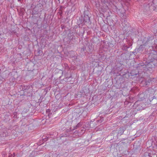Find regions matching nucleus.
<instances>
[{"label": "nucleus", "mask_w": 157, "mask_h": 157, "mask_svg": "<svg viewBox=\"0 0 157 157\" xmlns=\"http://www.w3.org/2000/svg\"><path fill=\"white\" fill-rule=\"evenodd\" d=\"M33 3L32 5L31 8L32 11L31 14L32 15H36L40 17L41 13L43 10V6L40 2H38L37 4Z\"/></svg>", "instance_id": "obj_3"}, {"label": "nucleus", "mask_w": 157, "mask_h": 157, "mask_svg": "<svg viewBox=\"0 0 157 157\" xmlns=\"http://www.w3.org/2000/svg\"><path fill=\"white\" fill-rule=\"evenodd\" d=\"M123 17L121 19V24H122V25L124 26V25H130L127 21V20H126V17Z\"/></svg>", "instance_id": "obj_22"}, {"label": "nucleus", "mask_w": 157, "mask_h": 157, "mask_svg": "<svg viewBox=\"0 0 157 157\" xmlns=\"http://www.w3.org/2000/svg\"><path fill=\"white\" fill-rule=\"evenodd\" d=\"M12 155L13 156V157H15V153H13V154H12Z\"/></svg>", "instance_id": "obj_58"}, {"label": "nucleus", "mask_w": 157, "mask_h": 157, "mask_svg": "<svg viewBox=\"0 0 157 157\" xmlns=\"http://www.w3.org/2000/svg\"><path fill=\"white\" fill-rule=\"evenodd\" d=\"M90 49L89 47L83 46L81 47H80L78 49L79 54L81 56L86 55V53H89Z\"/></svg>", "instance_id": "obj_7"}, {"label": "nucleus", "mask_w": 157, "mask_h": 157, "mask_svg": "<svg viewBox=\"0 0 157 157\" xmlns=\"http://www.w3.org/2000/svg\"><path fill=\"white\" fill-rule=\"evenodd\" d=\"M122 154L124 155H129V152L128 151L125 150L123 151Z\"/></svg>", "instance_id": "obj_35"}, {"label": "nucleus", "mask_w": 157, "mask_h": 157, "mask_svg": "<svg viewBox=\"0 0 157 157\" xmlns=\"http://www.w3.org/2000/svg\"><path fill=\"white\" fill-rule=\"evenodd\" d=\"M61 29H65V28H66V26L63 25H61Z\"/></svg>", "instance_id": "obj_51"}, {"label": "nucleus", "mask_w": 157, "mask_h": 157, "mask_svg": "<svg viewBox=\"0 0 157 157\" xmlns=\"http://www.w3.org/2000/svg\"><path fill=\"white\" fill-rule=\"evenodd\" d=\"M90 17L91 16L84 15L83 17L84 19V21H85V22H86V23H89L90 22Z\"/></svg>", "instance_id": "obj_25"}, {"label": "nucleus", "mask_w": 157, "mask_h": 157, "mask_svg": "<svg viewBox=\"0 0 157 157\" xmlns=\"http://www.w3.org/2000/svg\"><path fill=\"white\" fill-rule=\"evenodd\" d=\"M132 40L131 39V38H127L126 39V43L125 44H126L129 47L131 46L132 44Z\"/></svg>", "instance_id": "obj_21"}, {"label": "nucleus", "mask_w": 157, "mask_h": 157, "mask_svg": "<svg viewBox=\"0 0 157 157\" xmlns=\"http://www.w3.org/2000/svg\"><path fill=\"white\" fill-rule=\"evenodd\" d=\"M150 102V104L153 105H154L157 103L156 98L155 96H153V98L152 99Z\"/></svg>", "instance_id": "obj_30"}, {"label": "nucleus", "mask_w": 157, "mask_h": 157, "mask_svg": "<svg viewBox=\"0 0 157 157\" xmlns=\"http://www.w3.org/2000/svg\"><path fill=\"white\" fill-rule=\"evenodd\" d=\"M90 9L89 8V6L88 5H85L84 15L91 16V14L90 13Z\"/></svg>", "instance_id": "obj_11"}, {"label": "nucleus", "mask_w": 157, "mask_h": 157, "mask_svg": "<svg viewBox=\"0 0 157 157\" xmlns=\"http://www.w3.org/2000/svg\"><path fill=\"white\" fill-rule=\"evenodd\" d=\"M130 73L128 72L125 73V74L123 75V77L124 78H125L127 79H129V78H132V77H131Z\"/></svg>", "instance_id": "obj_27"}, {"label": "nucleus", "mask_w": 157, "mask_h": 157, "mask_svg": "<svg viewBox=\"0 0 157 157\" xmlns=\"http://www.w3.org/2000/svg\"><path fill=\"white\" fill-rule=\"evenodd\" d=\"M81 91L82 94L86 96H88L90 94V91L89 89L86 88H83L82 90Z\"/></svg>", "instance_id": "obj_16"}, {"label": "nucleus", "mask_w": 157, "mask_h": 157, "mask_svg": "<svg viewBox=\"0 0 157 157\" xmlns=\"http://www.w3.org/2000/svg\"><path fill=\"white\" fill-rule=\"evenodd\" d=\"M78 128H79V127H78V126H77V125H76L75 126H74V127H73V129H72L71 128H70V131H72L73 130H74L75 129H77Z\"/></svg>", "instance_id": "obj_46"}, {"label": "nucleus", "mask_w": 157, "mask_h": 157, "mask_svg": "<svg viewBox=\"0 0 157 157\" xmlns=\"http://www.w3.org/2000/svg\"><path fill=\"white\" fill-rule=\"evenodd\" d=\"M100 119H98V120H97L96 121L98 122L101 123L103 121L104 119L103 117H100Z\"/></svg>", "instance_id": "obj_41"}, {"label": "nucleus", "mask_w": 157, "mask_h": 157, "mask_svg": "<svg viewBox=\"0 0 157 157\" xmlns=\"http://www.w3.org/2000/svg\"><path fill=\"white\" fill-rule=\"evenodd\" d=\"M67 136L66 134H65V135H63V136H61V137H66Z\"/></svg>", "instance_id": "obj_57"}, {"label": "nucleus", "mask_w": 157, "mask_h": 157, "mask_svg": "<svg viewBox=\"0 0 157 157\" xmlns=\"http://www.w3.org/2000/svg\"><path fill=\"white\" fill-rule=\"evenodd\" d=\"M130 73L131 74V77H132V78L137 77V75L140 74L138 71L136 69L135 70H132Z\"/></svg>", "instance_id": "obj_12"}, {"label": "nucleus", "mask_w": 157, "mask_h": 157, "mask_svg": "<svg viewBox=\"0 0 157 157\" xmlns=\"http://www.w3.org/2000/svg\"><path fill=\"white\" fill-rule=\"evenodd\" d=\"M20 86V89L21 90L23 91L29 89L30 87V86L29 85H22Z\"/></svg>", "instance_id": "obj_20"}, {"label": "nucleus", "mask_w": 157, "mask_h": 157, "mask_svg": "<svg viewBox=\"0 0 157 157\" xmlns=\"http://www.w3.org/2000/svg\"><path fill=\"white\" fill-rule=\"evenodd\" d=\"M78 128H79V127H78V126H77V125H76L75 126H74V127H73V129H72L71 128H70V131H72L73 130H74L75 129H77Z\"/></svg>", "instance_id": "obj_45"}, {"label": "nucleus", "mask_w": 157, "mask_h": 157, "mask_svg": "<svg viewBox=\"0 0 157 157\" xmlns=\"http://www.w3.org/2000/svg\"><path fill=\"white\" fill-rule=\"evenodd\" d=\"M64 78H63V81L67 82L69 83L70 84L73 83V81H72V78L71 77V74L66 73L64 75Z\"/></svg>", "instance_id": "obj_10"}, {"label": "nucleus", "mask_w": 157, "mask_h": 157, "mask_svg": "<svg viewBox=\"0 0 157 157\" xmlns=\"http://www.w3.org/2000/svg\"><path fill=\"white\" fill-rule=\"evenodd\" d=\"M155 93H156L157 94V91H155Z\"/></svg>", "instance_id": "obj_64"}, {"label": "nucleus", "mask_w": 157, "mask_h": 157, "mask_svg": "<svg viewBox=\"0 0 157 157\" xmlns=\"http://www.w3.org/2000/svg\"><path fill=\"white\" fill-rule=\"evenodd\" d=\"M7 16L6 15H3L2 17V21L3 23L6 24L7 23Z\"/></svg>", "instance_id": "obj_31"}, {"label": "nucleus", "mask_w": 157, "mask_h": 157, "mask_svg": "<svg viewBox=\"0 0 157 157\" xmlns=\"http://www.w3.org/2000/svg\"><path fill=\"white\" fill-rule=\"evenodd\" d=\"M48 137L46 136V138H44L43 136L42 137V140L41 141L42 142V144L44 143V142L48 140Z\"/></svg>", "instance_id": "obj_40"}, {"label": "nucleus", "mask_w": 157, "mask_h": 157, "mask_svg": "<svg viewBox=\"0 0 157 157\" xmlns=\"http://www.w3.org/2000/svg\"><path fill=\"white\" fill-rule=\"evenodd\" d=\"M108 44L109 47L110 48H112L114 46V44H112V43H111L110 42L108 43Z\"/></svg>", "instance_id": "obj_44"}, {"label": "nucleus", "mask_w": 157, "mask_h": 157, "mask_svg": "<svg viewBox=\"0 0 157 157\" xmlns=\"http://www.w3.org/2000/svg\"><path fill=\"white\" fill-rule=\"evenodd\" d=\"M126 114L128 116L134 115L136 114V110L133 109H130L129 110L126 111Z\"/></svg>", "instance_id": "obj_17"}, {"label": "nucleus", "mask_w": 157, "mask_h": 157, "mask_svg": "<svg viewBox=\"0 0 157 157\" xmlns=\"http://www.w3.org/2000/svg\"><path fill=\"white\" fill-rule=\"evenodd\" d=\"M2 157H7V155L6 154H2Z\"/></svg>", "instance_id": "obj_52"}, {"label": "nucleus", "mask_w": 157, "mask_h": 157, "mask_svg": "<svg viewBox=\"0 0 157 157\" xmlns=\"http://www.w3.org/2000/svg\"><path fill=\"white\" fill-rule=\"evenodd\" d=\"M48 31L46 30H44V33L43 34V35H42V36L43 37H46V36H45V35H46V36L48 35Z\"/></svg>", "instance_id": "obj_39"}, {"label": "nucleus", "mask_w": 157, "mask_h": 157, "mask_svg": "<svg viewBox=\"0 0 157 157\" xmlns=\"http://www.w3.org/2000/svg\"><path fill=\"white\" fill-rule=\"evenodd\" d=\"M10 115L11 114L10 113H7L5 115L3 121L6 122L9 121L10 119Z\"/></svg>", "instance_id": "obj_14"}, {"label": "nucleus", "mask_w": 157, "mask_h": 157, "mask_svg": "<svg viewBox=\"0 0 157 157\" xmlns=\"http://www.w3.org/2000/svg\"><path fill=\"white\" fill-rule=\"evenodd\" d=\"M0 132V134H1V135L0 136V137H5L8 135L7 132L5 129H1Z\"/></svg>", "instance_id": "obj_15"}, {"label": "nucleus", "mask_w": 157, "mask_h": 157, "mask_svg": "<svg viewBox=\"0 0 157 157\" xmlns=\"http://www.w3.org/2000/svg\"><path fill=\"white\" fill-rule=\"evenodd\" d=\"M150 84V82L148 81H145V82L144 84H145L146 86H147L148 85H149Z\"/></svg>", "instance_id": "obj_47"}, {"label": "nucleus", "mask_w": 157, "mask_h": 157, "mask_svg": "<svg viewBox=\"0 0 157 157\" xmlns=\"http://www.w3.org/2000/svg\"><path fill=\"white\" fill-rule=\"evenodd\" d=\"M78 131H75V133H78Z\"/></svg>", "instance_id": "obj_63"}, {"label": "nucleus", "mask_w": 157, "mask_h": 157, "mask_svg": "<svg viewBox=\"0 0 157 157\" xmlns=\"http://www.w3.org/2000/svg\"><path fill=\"white\" fill-rule=\"evenodd\" d=\"M154 39V37L152 36L144 37L142 41V43L145 46H147L149 48L151 47L153 49L155 43Z\"/></svg>", "instance_id": "obj_4"}, {"label": "nucleus", "mask_w": 157, "mask_h": 157, "mask_svg": "<svg viewBox=\"0 0 157 157\" xmlns=\"http://www.w3.org/2000/svg\"><path fill=\"white\" fill-rule=\"evenodd\" d=\"M20 98L22 99V100L25 101H29L30 100L28 98V96L25 93H24L23 94L21 95Z\"/></svg>", "instance_id": "obj_18"}, {"label": "nucleus", "mask_w": 157, "mask_h": 157, "mask_svg": "<svg viewBox=\"0 0 157 157\" xmlns=\"http://www.w3.org/2000/svg\"><path fill=\"white\" fill-rule=\"evenodd\" d=\"M46 114L48 117V118H50L52 116V111H51L50 109H48L46 110Z\"/></svg>", "instance_id": "obj_26"}, {"label": "nucleus", "mask_w": 157, "mask_h": 157, "mask_svg": "<svg viewBox=\"0 0 157 157\" xmlns=\"http://www.w3.org/2000/svg\"><path fill=\"white\" fill-rule=\"evenodd\" d=\"M77 125V126H78V127H81V126H82V123L81 122H80L78 123Z\"/></svg>", "instance_id": "obj_50"}, {"label": "nucleus", "mask_w": 157, "mask_h": 157, "mask_svg": "<svg viewBox=\"0 0 157 157\" xmlns=\"http://www.w3.org/2000/svg\"><path fill=\"white\" fill-rule=\"evenodd\" d=\"M130 25H125L123 26L122 27V29L123 31L124 34H125L130 29V28H131Z\"/></svg>", "instance_id": "obj_13"}, {"label": "nucleus", "mask_w": 157, "mask_h": 157, "mask_svg": "<svg viewBox=\"0 0 157 157\" xmlns=\"http://www.w3.org/2000/svg\"><path fill=\"white\" fill-rule=\"evenodd\" d=\"M144 59H145L144 58ZM147 63L146 60H144L143 63H140L138 64L137 66L136 67V69L140 74L146 71L147 69L149 68H147Z\"/></svg>", "instance_id": "obj_6"}, {"label": "nucleus", "mask_w": 157, "mask_h": 157, "mask_svg": "<svg viewBox=\"0 0 157 157\" xmlns=\"http://www.w3.org/2000/svg\"><path fill=\"white\" fill-rule=\"evenodd\" d=\"M111 134V136H113V139H117V136L119 135L117 131L115 130L113 131Z\"/></svg>", "instance_id": "obj_23"}, {"label": "nucleus", "mask_w": 157, "mask_h": 157, "mask_svg": "<svg viewBox=\"0 0 157 157\" xmlns=\"http://www.w3.org/2000/svg\"><path fill=\"white\" fill-rule=\"evenodd\" d=\"M128 104V101H126L125 102V104Z\"/></svg>", "instance_id": "obj_62"}, {"label": "nucleus", "mask_w": 157, "mask_h": 157, "mask_svg": "<svg viewBox=\"0 0 157 157\" xmlns=\"http://www.w3.org/2000/svg\"><path fill=\"white\" fill-rule=\"evenodd\" d=\"M78 22H79L80 24H81L82 25H84L85 23H86V22H85V21H84L83 17L82 16L79 18Z\"/></svg>", "instance_id": "obj_29"}, {"label": "nucleus", "mask_w": 157, "mask_h": 157, "mask_svg": "<svg viewBox=\"0 0 157 157\" xmlns=\"http://www.w3.org/2000/svg\"><path fill=\"white\" fill-rule=\"evenodd\" d=\"M60 71H61V72H61V73H62V75H63V71H61V70H60Z\"/></svg>", "instance_id": "obj_61"}, {"label": "nucleus", "mask_w": 157, "mask_h": 157, "mask_svg": "<svg viewBox=\"0 0 157 157\" xmlns=\"http://www.w3.org/2000/svg\"><path fill=\"white\" fill-rule=\"evenodd\" d=\"M5 81V79L0 76V83H2L3 82Z\"/></svg>", "instance_id": "obj_43"}, {"label": "nucleus", "mask_w": 157, "mask_h": 157, "mask_svg": "<svg viewBox=\"0 0 157 157\" xmlns=\"http://www.w3.org/2000/svg\"><path fill=\"white\" fill-rule=\"evenodd\" d=\"M126 140L127 141L126 142H122V143H126V142H128V140L127 138H126V139H125V138H122L121 139V141H123V140Z\"/></svg>", "instance_id": "obj_49"}, {"label": "nucleus", "mask_w": 157, "mask_h": 157, "mask_svg": "<svg viewBox=\"0 0 157 157\" xmlns=\"http://www.w3.org/2000/svg\"><path fill=\"white\" fill-rule=\"evenodd\" d=\"M129 46H128L126 44H124L122 46V49L123 50H126L128 48H129Z\"/></svg>", "instance_id": "obj_32"}, {"label": "nucleus", "mask_w": 157, "mask_h": 157, "mask_svg": "<svg viewBox=\"0 0 157 157\" xmlns=\"http://www.w3.org/2000/svg\"><path fill=\"white\" fill-rule=\"evenodd\" d=\"M9 33V35L10 36L11 35H14L15 34L17 35V33H16V31L15 30H13L12 29H11L10 30H9V31H8Z\"/></svg>", "instance_id": "obj_28"}, {"label": "nucleus", "mask_w": 157, "mask_h": 157, "mask_svg": "<svg viewBox=\"0 0 157 157\" xmlns=\"http://www.w3.org/2000/svg\"><path fill=\"white\" fill-rule=\"evenodd\" d=\"M153 7L152 9L153 10L157 12V5L156 6H154V4H153V5H151V6L150 7Z\"/></svg>", "instance_id": "obj_37"}, {"label": "nucleus", "mask_w": 157, "mask_h": 157, "mask_svg": "<svg viewBox=\"0 0 157 157\" xmlns=\"http://www.w3.org/2000/svg\"><path fill=\"white\" fill-rule=\"evenodd\" d=\"M77 1V0H67L68 2L70 3L72 5H74Z\"/></svg>", "instance_id": "obj_34"}, {"label": "nucleus", "mask_w": 157, "mask_h": 157, "mask_svg": "<svg viewBox=\"0 0 157 157\" xmlns=\"http://www.w3.org/2000/svg\"><path fill=\"white\" fill-rule=\"evenodd\" d=\"M75 56V55H72L70 56V57H74Z\"/></svg>", "instance_id": "obj_60"}, {"label": "nucleus", "mask_w": 157, "mask_h": 157, "mask_svg": "<svg viewBox=\"0 0 157 157\" xmlns=\"http://www.w3.org/2000/svg\"><path fill=\"white\" fill-rule=\"evenodd\" d=\"M63 41L66 44H69L70 43L73 44L75 42V38L73 33H68L63 39Z\"/></svg>", "instance_id": "obj_5"}, {"label": "nucleus", "mask_w": 157, "mask_h": 157, "mask_svg": "<svg viewBox=\"0 0 157 157\" xmlns=\"http://www.w3.org/2000/svg\"><path fill=\"white\" fill-rule=\"evenodd\" d=\"M8 157H14L12 155V154L10 153L8 156Z\"/></svg>", "instance_id": "obj_55"}, {"label": "nucleus", "mask_w": 157, "mask_h": 157, "mask_svg": "<svg viewBox=\"0 0 157 157\" xmlns=\"http://www.w3.org/2000/svg\"><path fill=\"white\" fill-rule=\"evenodd\" d=\"M74 53V51H70L69 52V53L72 54H73Z\"/></svg>", "instance_id": "obj_54"}, {"label": "nucleus", "mask_w": 157, "mask_h": 157, "mask_svg": "<svg viewBox=\"0 0 157 157\" xmlns=\"http://www.w3.org/2000/svg\"><path fill=\"white\" fill-rule=\"evenodd\" d=\"M139 33L137 29L132 27L130 28V29L126 33L125 35L127 36L131 37L132 36L137 35Z\"/></svg>", "instance_id": "obj_8"}, {"label": "nucleus", "mask_w": 157, "mask_h": 157, "mask_svg": "<svg viewBox=\"0 0 157 157\" xmlns=\"http://www.w3.org/2000/svg\"><path fill=\"white\" fill-rule=\"evenodd\" d=\"M28 96V98L30 100L32 99V98L33 94L32 92H29L25 93Z\"/></svg>", "instance_id": "obj_33"}, {"label": "nucleus", "mask_w": 157, "mask_h": 157, "mask_svg": "<svg viewBox=\"0 0 157 157\" xmlns=\"http://www.w3.org/2000/svg\"><path fill=\"white\" fill-rule=\"evenodd\" d=\"M126 130V128L123 127L120 128L117 131L118 135L121 136L123 134L124 131Z\"/></svg>", "instance_id": "obj_19"}, {"label": "nucleus", "mask_w": 157, "mask_h": 157, "mask_svg": "<svg viewBox=\"0 0 157 157\" xmlns=\"http://www.w3.org/2000/svg\"><path fill=\"white\" fill-rule=\"evenodd\" d=\"M113 0H101V2L105 9H109L111 8L113 11L117 14L120 17H126L125 10L122 7L118 8L116 6L113 4Z\"/></svg>", "instance_id": "obj_1"}, {"label": "nucleus", "mask_w": 157, "mask_h": 157, "mask_svg": "<svg viewBox=\"0 0 157 157\" xmlns=\"http://www.w3.org/2000/svg\"><path fill=\"white\" fill-rule=\"evenodd\" d=\"M149 51H151V52H149V53L145 56L147 68L149 69L154 68L157 67V52L154 50H151V49Z\"/></svg>", "instance_id": "obj_2"}, {"label": "nucleus", "mask_w": 157, "mask_h": 157, "mask_svg": "<svg viewBox=\"0 0 157 157\" xmlns=\"http://www.w3.org/2000/svg\"><path fill=\"white\" fill-rule=\"evenodd\" d=\"M38 53H39L38 55L41 56L42 54V52L41 50L39 49L38 50Z\"/></svg>", "instance_id": "obj_48"}, {"label": "nucleus", "mask_w": 157, "mask_h": 157, "mask_svg": "<svg viewBox=\"0 0 157 157\" xmlns=\"http://www.w3.org/2000/svg\"><path fill=\"white\" fill-rule=\"evenodd\" d=\"M136 50V48L134 50V51L130 52V55H132V54H134V55H136L137 53L138 52V51H137Z\"/></svg>", "instance_id": "obj_36"}, {"label": "nucleus", "mask_w": 157, "mask_h": 157, "mask_svg": "<svg viewBox=\"0 0 157 157\" xmlns=\"http://www.w3.org/2000/svg\"><path fill=\"white\" fill-rule=\"evenodd\" d=\"M145 46L143 44L140 45L138 48H136V51L138 52L141 54H148V52L146 48H145Z\"/></svg>", "instance_id": "obj_9"}, {"label": "nucleus", "mask_w": 157, "mask_h": 157, "mask_svg": "<svg viewBox=\"0 0 157 157\" xmlns=\"http://www.w3.org/2000/svg\"><path fill=\"white\" fill-rule=\"evenodd\" d=\"M17 11L19 13V15L20 16H23L24 13L25 11V9L23 8H21L19 10H17Z\"/></svg>", "instance_id": "obj_24"}, {"label": "nucleus", "mask_w": 157, "mask_h": 157, "mask_svg": "<svg viewBox=\"0 0 157 157\" xmlns=\"http://www.w3.org/2000/svg\"><path fill=\"white\" fill-rule=\"evenodd\" d=\"M17 1L21 3L22 2H21V1H23V0H17Z\"/></svg>", "instance_id": "obj_59"}, {"label": "nucleus", "mask_w": 157, "mask_h": 157, "mask_svg": "<svg viewBox=\"0 0 157 157\" xmlns=\"http://www.w3.org/2000/svg\"><path fill=\"white\" fill-rule=\"evenodd\" d=\"M151 153H145V154L144 155H143V157H144V156H148V157H152V156L151 155Z\"/></svg>", "instance_id": "obj_42"}, {"label": "nucleus", "mask_w": 157, "mask_h": 157, "mask_svg": "<svg viewBox=\"0 0 157 157\" xmlns=\"http://www.w3.org/2000/svg\"><path fill=\"white\" fill-rule=\"evenodd\" d=\"M17 113L16 112H14L13 113V116H12L13 118H14L17 119L18 117H17Z\"/></svg>", "instance_id": "obj_38"}, {"label": "nucleus", "mask_w": 157, "mask_h": 157, "mask_svg": "<svg viewBox=\"0 0 157 157\" xmlns=\"http://www.w3.org/2000/svg\"><path fill=\"white\" fill-rule=\"evenodd\" d=\"M93 123H94L93 121H90V127H91V124H94Z\"/></svg>", "instance_id": "obj_56"}, {"label": "nucleus", "mask_w": 157, "mask_h": 157, "mask_svg": "<svg viewBox=\"0 0 157 157\" xmlns=\"http://www.w3.org/2000/svg\"><path fill=\"white\" fill-rule=\"evenodd\" d=\"M153 98V97H151V96H150L149 98V101H150V102L151 101V100Z\"/></svg>", "instance_id": "obj_53"}]
</instances>
